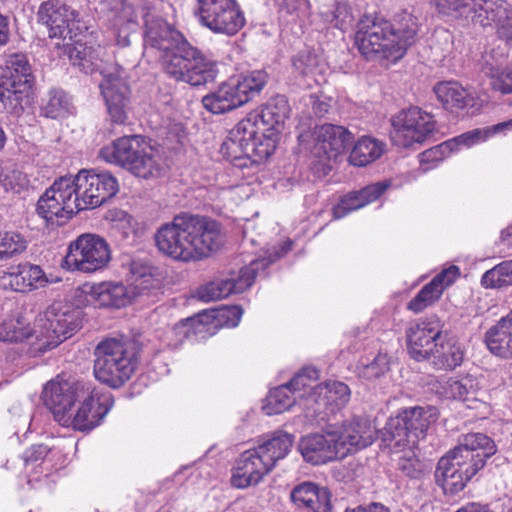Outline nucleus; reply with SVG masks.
<instances>
[{
  "label": "nucleus",
  "instance_id": "nucleus-33",
  "mask_svg": "<svg viewBox=\"0 0 512 512\" xmlns=\"http://www.w3.org/2000/svg\"><path fill=\"white\" fill-rule=\"evenodd\" d=\"M91 297L99 307L120 308L131 300L127 287L118 282H102L94 285L91 289Z\"/></svg>",
  "mask_w": 512,
  "mask_h": 512
},
{
  "label": "nucleus",
  "instance_id": "nucleus-36",
  "mask_svg": "<svg viewBox=\"0 0 512 512\" xmlns=\"http://www.w3.org/2000/svg\"><path fill=\"white\" fill-rule=\"evenodd\" d=\"M385 149L386 144L383 141L370 136H363L355 143L349 155V162L353 166H366L379 159Z\"/></svg>",
  "mask_w": 512,
  "mask_h": 512
},
{
  "label": "nucleus",
  "instance_id": "nucleus-52",
  "mask_svg": "<svg viewBox=\"0 0 512 512\" xmlns=\"http://www.w3.org/2000/svg\"><path fill=\"white\" fill-rule=\"evenodd\" d=\"M458 143L464 144L460 139L455 138L450 141L443 142L435 147H432L420 154V162L430 163L439 162L443 160L453 150L454 146Z\"/></svg>",
  "mask_w": 512,
  "mask_h": 512
},
{
  "label": "nucleus",
  "instance_id": "nucleus-44",
  "mask_svg": "<svg viewBox=\"0 0 512 512\" xmlns=\"http://www.w3.org/2000/svg\"><path fill=\"white\" fill-rule=\"evenodd\" d=\"M29 184V180L15 164H8L1 167L0 185L6 192L20 193Z\"/></svg>",
  "mask_w": 512,
  "mask_h": 512
},
{
  "label": "nucleus",
  "instance_id": "nucleus-56",
  "mask_svg": "<svg viewBox=\"0 0 512 512\" xmlns=\"http://www.w3.org/2000/svg\"><path fill=\"white\" fill-rule=\"evenodd\" d=\"M279 13L300 18L309 8L308 0H275Z\"/></svg>",
  "mask_w": 512,
  "mask_h": 512
},
{
  "label": "nucleus",
  "instance_id": "nucleus-7",
  "mask_svg": "<svg viewBox=\"0 0 512 512\" xmlns=\"http://www.w3.org/2000/svg\"><path fill=\"white\" fill-rule=\"evenodd\" d=\"M438 419L434 406H413L401 409L390 417L381 432V441L393 452L414 448L426 437L429 427Z\"/></svg>",
  "mask_w": 512,
  "mask_h": 512
},
{
  "label": "nucleus",
  "instance_id": "nucleus-1",
  "mask_svg": "<svg viewBox=\"0 0 512 512\" xmlns=\"http://www.w3.org/2000/svg\"><path fill=\"white\" fill-rule=\"evenodd\" d=\"M123 14L129 23H135L138 14L142 16L144 44L162 53L163 69L171 78L194 87L205 86L216 80V62L203 55L179 31L157 16L151 3L143 1L138 11L130 4H124Z\"/></svg>",
  "mask_w": 512,
  "mask_h": 512
},
{
  "label": "nucleus",
  "instance_id": "nucleus-27",
  "mask_svg": "<svg viewBox=\"0 0 512 512\" xmlns=\"http://www.w3.org/2000/svg\"><path fill=\"white\" fill-rule=\"evenodd\" d=\"M352 133L343 126L324 124L318 132L316 152L323 154L327 159H336L351 144Z\"/></svg>",
  "mask_w": 512,
  "mask_h": 512
},
{
  "label": "nucleus",
  "instance_id": "nucleus-37",
  "mask_svg": "<svg viewBox=\"0 0 512 512\" xmlns=\"http://www.w3.org/2000/svg\"><path fill=\"white\" fill-rule=\"evenodd\" d=\"M294 442V437L284 431H276L272 436L259 444L256 448L263 455L264 459L273 468L276 463L285 458Z\"/></svg>",
  "mask_w": 512,
  "mask_h": 512
},
{
  "label": "nucleus",
  "instance_id": "nucleus-20",
  "mask_svg": "<svg viewBox=\"0 0 512 512\" xmlns=\"http://www.w3.org/2000/svg\"><path fill=\"white\" fill-rule=\"evenodd\" d=\"M334 432L338 434L340 455L342 458L359 449L366 448L374 441V429L369 421L364 418L354 417L344 421L341 425H332Z\"/></svg>",
  "mask_w": 512,
  "mask_h": 512
},
{
  "label": "nucleus",
  "instance_id": "nucleus-64",
  "mask_svg": "<svg viewBox=\"0 0 512 512\" xmlns=\"http://www.w3.org/2000/svg\"><path fill=\"white\" fill-rule=\"evenodd\" d=\"M345 512H390V510L380 503H371L366 507L359 506L352 510H346Z\"/></svg>",
  "mask_w": 512,
  "mask_h": 512
},
{
  "label": "nucleus",
  "instance_id": "nucleus-35",
  "mask_svg": "<svg viewBox=\"0 0 512 512\" xmlns=\"http://www.w3.org/2000/svg\"><path fill=\"white\" fill-rule=\"evenodd\" d=\"M72 182V189L75 190V199L80 204V211L104 204L89 170L79 171L76 176L72 177Z\"/></svg>",
  "mask_w": 512,
  "mask_h": 512
},
{
  "label": "nucleus",
  "instance_id": "nucleus-57",
  "mask_svg": "<svg viewBox=\"0 0 512 512\" xmlns=\"http://www.w3.org/2000/svg\"><path fill=\"white\" fill-rule=\"evenodd\" d=\"M317 378V371L310 368H305L297 373L288 383L289 390L295 395L297 392L310 388L312 380Z\"/></svg>",
  "mask_w": 512,
  "mask_h": 512
},
{
  "label": "nucleus",
  "instance_id": "nucleus-48",
  "mask_svg": "<svg viewBox=\"0 0 512 512\" xmlns=\"http://www.w3.org/2000/svg\"><path fill=\"white\" fill-rule=\"evenodd\" d=\"M508 130H512V119L504 121L493 126L484 129H475L466 132L458 137L464 145L470 146L477 143L480 140H486L492 135L499 133H506Z\"/></svg>",
  "mask_w": 512,
  "mask_h": 512
},
{
  "label": "nucleus",
  "instance_id": "nucleus-46",
  "mask_svg": "<svg viewBox=\"0 0 512 512\" xmlns=\"http://www.w3.org/2000/svg\"><path fill=\"white\" fill-rule=\"evenodd\" d=\"M91 174L92 180H94V185L96 186L100 196L105 203L107 200L111 199L116 195L119 190V185L117 179L108 171H96L89 170Z\"/></svg>",
  "mask_w": 512,
  "mask_h": 512
},
{
  "label": "nucleus",
  "instance_id": "nucleus-41",
  "mask_svg": "<svg viewBox=\"0 0 512 512\" xmlns=\"http://www.w3.org/2000/svg\"><path fill=\"white\" fill-rule=\"evenodd\" d=\"M295 401L296 397L289 390V386L281 385L269 392L264 409L268 415L281 414L291 408Z\"/></svg>",
  "mask_w": 512,
  "mask_h": 512
},
{
  "label": "nucleus",
  "instance_id": "nucleus-42",
  "mask_svg": "<svg viewBox=\"0 0 512 512\" xmlns=\"http://www.w3.org/2000/svg\"><path fill=\"white\" fill-rule=\"evenodd\" d=\"M277 133L260 128L259 133L250 139V159L259 160L270 157L276 148Z\"/></svg>",
  "mask_w": 512,
  "mask_h": 512
},
{
  "label": "nucleus",
  "instance_id": "nucleus-30",
  "mask_svg": "<svg viewBox=\"0 0 512 512\" xmlns=\"http://www.w3.org/2000/svg\"><path fill=\"white\" fill-rule=\"evenodd\" d=\"M389 187L387 182H378L366 186L360 191H353L343 196L333 208V216L336 219L345 217L348 213L360 209L377 200Z\"/></svg>",
  "mask_w": 512,
  "mask_h": 512
},
{
  "label": "nucleus",
  "instance_id": "nucleus-13",
  "mask_svg": "<svg viewBox=\"0 0 512 512\" xmlns=\"http://www.w3.org/2000/svg\"><path fill=\"white\" fill-rule=\"evenodd\" d=\"M72 183V176L60 177L39 198L37 213L46 222L61 226L80 211Z\"/></svg>",
  "mask_w": 512,
  "mask_h": 512
},
{
  "label": "nucleus",
  "instance_id": "nucleus-14",
  "mask_svg": "<svg viewBox=\"0 0 512 512\" xmlns=\"http://www.w3.org/2000/svg\"><path fill=\"white\" fill-rule=\"evenodd\" d=\"M391 140L398 147L421 144L436 132L433 115L417 106L403 109L391 118Z\"/></svg>",
  "mask_w": 512,
  "mask_h": 512
},
{
  "label": "nucleus",
  "instance_id": "nucleus-59",
  "mask_svg": "<svg viewBox=\"0 0 512 512\" xmlns=\"http://www.w3.org/2000/svg\"><path fill=\"white\" fill-rule=\"evenodd\" d=\"M503 38H512V9L505 4V13L497 16L493 23Z\"/></svg>",
  "mask_w": 512,
  "mask_h": 512
},
{
  "label": "nucleus",
  "instance_id": "nucleus-25",
  "mask_svg": "<svg viewBox=\"0 0 512 512\" xmlns=\"http://www.w3.org/2000/svg\"><path fill=\"white\" fill-rule=\"evenodd\" d=\"M459 275V268L451 266L438 273L410 300L407 308L420 313L440 299L444 290L452 285Z\"/></svg>",
  "mask_w": 512,
  "mask_h": 512
},
{
  "label": "nucleus",
  "instance_id": "nucleus-60",
  "mask_svg": "<svg viewBox=\"0 0 512 512\" xmlns=\"http://www.w3.org/2000/svg\"><path fill=\"white\" fill-rule=\"evenodd\" d=\"M316 65V58L309 53H299L293 60V67L302 76L313 72Z\"/></svg>",
  "mask_w": 512,
  "mask_h": 512
},
{
  "label": "nucleus",
  "instance_id": "nucleus-16",
  "mask_svg": "<svg viewBox=\"0 0 512 512\" xmlns=\"http://www.w3.org/2000/svg\"><path fill=\"white\" fill-rule=\"evenodd\" d=\"M281 256V253L276 252L268 257L252 260L249 265L241 269L237 278L217 279L210 282L198 290L199 299L205 302L216 301L233 293L245 291L253 284L260 271H264Z\"/></svg>",
  "mask_w": 512,
  "mask_h": 512
},
{
  "label": "nucleus",
  "instance_id": "nucleus-53",
  "mask_svg": "<svg viewBox=\"0 0 512 512\" xmlns=\"http://www.w3.org/2000/svg\"><path fill=\"white\" fill-rule=\"evenodd\" d=\"M319 488L312 482H303L293 488L290 498L298 508L303 509L306 504L313 502L312 497Z\"/></svg>",
  "mask_w": 512,
  "mask_h": 512
},
{
  "label": "nucleus",
  "instance_id": "nucleus-6",
  "mask_svg": "<svg viewBox=\"0 0 512 512\" xmlns=\"http://www.w3.org/2000/svg\"><path fill=\"white\" fill-rule=\"evenodd\" d=\"M417 30L416 18L409 13L396 27L382 16L364 15L357 24L355 44L366 58L380 56L395 62L415 43Z\"/></svg>",
  "mask_w": 512,
  "mask_h": 512
},
{
  "label": "nucleus",
  "instance_id": "nucleus-47",
  "mask_svg": "<svg viewBox=\"0 0 512 512\" xmlns=\"http://www.w3.org/2000/svg\"><path fill=\"white\" fill-rule=\"evenodd\" d=\"M69 105V98L65 92L62 90H51L42 110L46 117L56 119L64 116L68 112Z\"/></svg>",
  "mask_w": 512,
  "mask_h": 512
},
{
  "label": "nucleus",
  "instance_id": "nucleus-18",
  "mask_svg": "<svg viewBox=\"0 0 512 512\" xmlns=\"http://www.w3.org/2000/svg\"><path fill=\"white\" fill-rule=\"evenodd\" d=\"M442 335V323L436 316L421 318L410 323L406 330L410 356L417 361L426 360Z\"/></svg>",
  "mask_w": 512,
  "mask_h": 512
},
{
  "label": "nucleus",
  "instance_id": "nucleus-40",
  "mask_svg": "<svg viewBox=\"0 0 512 512\" xmlns=\"http://www.w3.org/2000/svg\"><path fill=\"white\" fill-rule=\"evenodd\" d=\"M323 22L334 28L345 31L353 22V14L345 2L335 1L320 11Z\"/></svg>",
  "mask_w": 512,
  "mask_h": 512
},
{
  "label": "nucleus",
  "instance_id": "nucleus-62",
  "mask_svg": "<svg viewBox=\"0 0 512 512\" xmlns=\"http://www.w3.org/2000/svg\"><path fill=\"white\" fill-rule=\"evenodd\" d=\"M316 117H323L330 109V104L325 99H320L314 95L309 97V103Z\"/></svg>",
  "mask_w": 512,
  "mask_h": 512
},
{
  "label": "nucleus",
  "instance_id": "nucleus-5",
  "mask_svg": "<svg viewBox=\"0 0 512 512\" xmlns=\"http://www.w3.org/2000/svg\"><path fill=\"white\" fill-rule=\"evenodd\" d=\"M496 451L494 440L483 433L462 436L459 444L438 461L435 471L437 484L447 495L458 494Z\"/></svg>",
  "mask_w": 512,
  "mask_h": 512
},
{
  "label": "nucleus",
  "instance_id": "nucleus-39",
  "mask_svg": "<svg viewBox=\"0 0 512 512\" xmlns=\"http://www.w3.org/2000/svg\"><path fill=\"white\" fill-rule=\"evenodd\" d=\"M469 19L482 27L492 26L497 16L505 13V3L499 0H471Z\"/></svg>",
  "mask_w": 512,
  "mask_h": 512
},
{
  "label": "nucleus",
  "instance_id": "nucleus-4",
  "mask_svg": "<svg viewBox=\"0 0 512 512\" xmlns=\"http://www.w3.org/2000/svg\"><path fill=\"white\" fill-rule=\"evenodd\" d=\"M73 66L86 74L99 72L103 79L99 84L108 114L115 124H123L130 108L131 90L125 71L113 63L105 47L76 42L67 48Z\"/></svg>",
  "mask_w": 512,
  "mask_h": 512
},
{
  "label": "nucleus",
  "instance_id": "nucleus-61",
  "mask_svg": "<svg viewBox=\"0 0 512 512\" xmlns=\"http://www.w3.org/2000/svg\"><path fill=\"white\" fill-rule=\"evenodd\" d=\"M119 229L123 230V234L125 238H133L139 237L142 234V228L139 227L137 221L128 214H124L123 218L119 220L117 223Z\"/></svg>",
  "mask_w": 512,
  "mask_h": 512
},
{
  "label": "nucleus",
  "instance_id": "nucleus-34",
  "mask_svg": "<svg viewBox=\"0 0 512 512\" xmlns=\"http://www.w3.org/2000/svg\"><path fill=\"white\" fill-rule=\"evenodd\" d=\"M0 79L23 83L32 88L34 76L27 56L23 53L8 54L0 68Z\"/></svg>",
  "mask_w": 512,
  "mask_h": 512
},
{
  "label": "nucleus",
  "instance_id": "nucleus-11",
  "mask_svg": "<svg viewBox=\"0 0 512 512\" xmlns=\"http://www.w3.org/2000/svg\"><path fill=\"white\" fill-rule=\"evenodd\" d=\"M193 13L203 27L215 34L234 36L246 23L237 0H195Z\"/></svg>",
  "mask_w": 512,
  "mask_h": 512
},
{
  "label": "nucleus",
  "instance_id": "nucleus-28",
  "mask_svg": "<svg viewBox=\"0 0 512 512\" xmlns=\"http://www.w3.org/2000/svg\"><path fill=\"white\" fill-rule=\"evenodd\" d=\"M465 358V348L463 344L454 337L441 336L432 350L431 355L426 360L431 365L440 370H454L459 367Z\"/></svg>",
  "mask_w": 512,
  "mask_h": 512
},
{
  "label": "nucleus",
  "instance_id": "nucleus-54",
  "mask_svg": "<svg viewBox=\"0 0 512 512\" xmlns=\"http://www.w3.org/2000/svg\"><path fill=\"white\" fill-rule=\"evenodd\" d=\"M389 370V358L387 354L378 353L371 363L364 365L362 374L367 379H376Z\"/></svg>",
  "mask_w": 512,
  "mask_h": 512
},
{
  "label": "nucleus",
  "instance_id": "nucleus-31",
  "mask_svg": "<svg viewBox=\"0 0 512 512\" xmlns=\"http://www.w3.org/2000/svg\"><path fill=\"white\" fill-rule=\"evenodd\" d=\"M32 88L0 79V105L9 114L20 116L30 104Z\"/></svg>",
  "mask_w": 512,
  "mask_h": 512
},
{
  "label": "nucleus",
  "instance_id": "nucleus-43",
  "mask_svg": "<svg viewBox=\"0 0 512 512\" xmlns=\"http://www.w3.org/2000/svg\"><path fill=\"white\" fill-rule=\"evenodd\" d=\"M481 284L485 288L512 285V260L504 261L486 271L481 278Z\"/></svg>",
  "mask_w": 512,
  "mask_h": 512
},
{
  "label": "nucleus",
  "instance_id": "nucleus-29",
  "mask_svg": "<svg viewBox=\"0 0 512 512\" xmlns=\"http://www.w3.org/2000/svg\"><path fill=\"white\" fill-rule=\"evenodd\" d=\"M484 342L491 354L502 359L512 358V314L502 317L484 335Z\"/></svg>",
  "mask_w": 512,
  "mask_h": 512
},
{
  "label": "nucleus",
  "instance_id": "nucleus-12",
  "mask_svg": "<svg viewBox=\"0 0 512 512\" xmlns=\"http://www.w3.org/2000/svg\"><path fill=\"white\" fill-rule=\"evenodd\" d=\"M111 261L108 242L97 234L85 233L68 246L64 262L66 266L83 273H93L106 268Z\"/></svg>",
  "mask_w": 512,
  "mask_h": 512
},
{
  "label": "nucleus",
  "instance_id": "nucleus-58",
  "mask_svg": "<svg viewBox=\"0 0 512 512\" xmlns=\"http://www.w3.org/2000/svg\"><path fill=\"white\" fill-rule=\"evenodd\" d=\"M490 85L495 91L502 94L512 93V68L493 73L490 77Z\"/></svg>",
  "mask_w": 512,
  "mask_h": 512
},
{
  "label": "nucleus",
  "instance_id": "nucleus-22",
  "mask_svg": "<svg viewBox=\"0 0 512 512\" xmlns=\"http://www.w3.org/2000/svg\"><path fill=\"white\" fill-rule=\"evenodd\" d=\"M48 279L38 265L29 262L11 266L9 270H0V288L16 292H28L45 287Z\"/></svg>",
  "mask_w": 512,
  "mask_h": 512
},
{
  "label": "nucleus",
  "instance_id": "nucleus-50",
  "mask_svg": "<svg viewBox=\"0 0 512 512\" xmlns=\"http://www.w3.org/2000/svg\"><path fill=\"white\" fill-rule=\"evenodd\" d=\"M427 468V464L420 460L411 449L406 451L398 461V469L411 479L420 478Z\"/></svg>",
  "mask_w": 512,
  "mask_h": 512
},
{
  "label": "nucleus",
  "instance_id": "nucleus-51",
  "mask_svg": "<svg viewBox=\"0 0 512 512\" xmlns=\"http://www.w3.org/2000/svg\"><path fill=\"white\" fill-rule=\"evenodd\" d=\"M324 389L327 401L338 408L345 406L350 400V389L343 382L328 381L325 383Z\"/></svg>",
  "mask_w": 512,
  "mask_h": 512
},
{
  "label": "nucleus",
  "instance_id": "nucleus-63",
  "mask_svg": "<svg viewBox=\"0 0 512 512\" xmlns=\"http://www.w3.org/2000/svg\"><path fill=\"white\" fill-rule=\"evenodd\" d=\"M243 314V310L239 306H232L222 310L221 317L226 318L229 325L235 327L238 325L240 318Z\"/></svg>",
  "mask_w": 512,
  "mask_h": 512
},
{
  "label": "nucleus",
  "instance_id": "nucleus-9",
  "mask_svg": "<svg viewBox=\"0 0 512 512\" xmlns=\"http://www.w3.org/2000/svg\"><path fill=\"white\" fill-rule=\"evenodd\" d=\"M95 378L112 388L130 379L137 364L134 344L115 338L101 341L94 351Z\"/></svg>",
  "mask_w": 512,
  "mask_h": 512
},
{
  "label": "nucleus",
  "instance_id": "nucleus-45",
  "mask_svg": "<svg viewBox=\"0 0 512 512\" xmlns=\"http://www.w3.org/2000/svg\"><path fill=\"white\" fill-rule=\"evenodd\" d=\"M27 248V240L19 233L0 234V261H7L22 254Z\"/></svg>",
  "mask_w": 512,
  "mask_h": 512
},
{
  "label": "nucleus",
  "instance_id": "nucleus-10",
  "mask_svg": "<svg viewBox=\"0 0 512 512\" xmlns=\"http://www.w3.org/2000/svg\"><path fill=\"white\" fill-rule=\"evenodd\" d=\"M267 82L268 75L265 71H252L241 78L222 83L214 92L202 98V104L213 114L230 112L259 95Z\"/></svg>",
  "mask_w": 512,
  "mask_h": 512
},
{
  "label": "nucleus",
  "instance_id": "nucleus-21",
  "mask_svg": "<svg viewBox=\"0 0 512 512\" xmlns=\"http://www.w3.org/2000/svg\"><path fill=\"white\" fill-rule=\"evenodd\" d=\"M272 469L256 447L246 450L236 460L232 485L240 489L257 485Z\"/></svg>",
  "mask_w": 512,
  "mask_h": 512
},
{
  "label": "nucleus",
  "instance_id": "nucleus-17",
  "mask_svg": "<svg viewBox=\"0 0 512 512\" xmlns=\"http://www.w3.org/2000/svg\"><path fill=\"white\" fill-rule=\"evenodd\" d=\"M79 13L62 0H47L37 11L38 22L45 25L49 38L73 40L80 32Z\"/></svg>",
  "mask_w": 512,
  "mask_h": 512
},
{
  "label": "nucleus",
  "instance_id": "nucleus-55",
  "mask_svg": "<svg viewBox=\"0 0 512 512\" xmlns=\"http://www.w3.org/2000/svg\"><path fill=\"white\" fill-rule=\"evenodd\" d=\"M312 501L304 506L310 512H332L331 493L325 487H320L316 492Z\"/></svg>",
  "mask_w": 512,
  "mask_h": 512
},
{
  "label": "nucleus",
  "instance_id": "nucleus-3",
  "mask_svg": "<svg viewBox=\"0 0 512 512\" xmlns=\"http://www.w3.org/2000/svg\"><path fill=\"white\" fill-rule=\"evenodd\" d=\"M158 250L177 261H198L225 242L221 224L209 217L183 214L161 225L154 235Z\"/></svg>",
  "mask_w": 512,
  "mask_h": 512
},
{
  "label": "nucleus",
  "instance_id": "nucleus-2",
  "mask_svg": "<svg viewBox=\"0 0 512 512\" xmlns=\"http://www.w3.org/2000/svg\"><path fill=\"white\" fill-rule=\"evenodd\" d=\"M42 397L60 425L82 432L97 427L114 404L110 392L81 381H50Z\"/></svg>",
  "mask_w": 512,
  "mask_h": 512
},
{
  "label": "nucleus",
  "instance_id": "nucleus-19",
  "mask_svg": "<svg viewBox=\"0 0 512 512\" xmlns=\"http://www.w3.org/2000/svg\"><path fill=\"white\" fill-rule=\"evenodd\" d=\"M338 434L333 427L327 425L322 433L310 434L303 437L298 449L306 462L313 465L324 464L337 458H342L337 444Z\"/></svg>",
  "mask_w": 512,
  "mask_h": 512
},
{
  "label": "nucleus",
  "instance_id": "nucleus-32",
  "mask_svg": "<svg viewBox=\"0 0 512 512\" xmlns=\"http://www.w3.org/2000/svg\"><path fill=\"white\" fill-rule=\"evenodd\" d=\"M434 92L444 109L451 113H459L471 106L473 97L456 81H444L434 87Z\"/></svg>",
  "mask_w": 512,
  "mask_h": 512
},
{
  "label": "nucleus",
  "instance_id": "nucleus-49",
  "mask_svg": "<svg viewBox=\"0 0 512 512\" xmlns=\"http://www.w3.org/2000/svg\"><path fill=\"white\" fill-rule=\"evenodd\" d=\"M437 11L453 18L469 19L471 0H434Z\"/></svg>",
  "mask_w": 512,
  "mask_h": 512
},
{
  "label": "nucleus",
  "instance_id": "nucleus-38",
  "mask_svg": "<svg viewBox=\"0 0 512 512\" xmlns=\"http://www.w3.org/2000/svg\"><path fill=\"white\" fill-rule=\"evenodd\" d=\"M478 390L477 380L466 376L461 379L449 378L440 385L437 392L448 399L470 401L477 399Z\"/></svg>",
  "mask_w": 512,
  "mask_h": 512
},
{
  "label": "nucleus",
  "instance_id": "nucleus-24",
  "mask_svg": "<svg viewBox=\"0 0 512 512\" xmlns=\"http://www.w3.org/2000/svg\"><path fill=\"white\" fill-rule=\"evenodd\" d=\"M131 299L138 297L157 298L162 294V277L159 270L147 262L134 260L130 264Z\"/></svg>",
  "mask_w": 512,
  "mask_h": 512
},
{
  "label": "nucleus",
  "instance_id": "nucleus-8",
  "mask_svg": "<svg viewBox=\"0 0 512 512\" xmlns=\"http://www.w3.org/2000/svg\"><path fill=\"white\" fill-rule=\"evenodd\" d=\"M100 156L137 177L149 179L160 174V157L157 151L140 135L116 139L110 146L100 150Z\"/></svg>",
  "mask_w": 512,
  "mask_h": 512
},
{
  "label": "nucleus",
  "instance_id": "nucleus-26",
  "mask_svg": "<svg viewBox=\"0 0 512 512\" xmlns=\"http://www.w3.org/2000/svg\"><path fill=\"white\" fill-rule=\"evenodd\" d=\"M259 133L245 118L230 130L228 137L220 147V153L230 161L250 158V139Z\"/></svg>",
  "mask_w": 512,
  "mask_h": 512
},
{
  "label": "nucleus",
  "instance_id": "nucleus-15",
  "mask_svg": "<svg viewBox=\"0 0 512 512\" xmlns=\"http://www.w3.org/2000/svg\"><path fill=\"white\" fill-rule=\"evenodd\" d=\"M46 334L37 335V350L45 352L57 347L80 328L81 311L61 302L53 303L46 312Z\"/></svg>",
  "mask_w": 512,
  "mask_h": 512
},
{
  "label": "nucleus",
  "instance_id": "nucleus-23",
  "mask_svg": "<svg viewBox=\"0 0 512 512\" xmlns=\"http://www.w3.org/2000/svg\"><path fill=\"white\" fill-rule=\"evenodd\" d=\"M288 100L283 95L271 97L259 110L249 113L245 119L252 127L259 131L260 128L274 133H280L290 116Z\"/></svg>",
  "mask_w": 512,
  "mask_h": 512
}]
</instances>
